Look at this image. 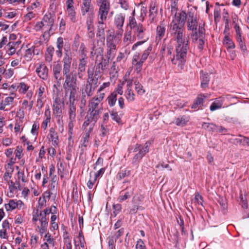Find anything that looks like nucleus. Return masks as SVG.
Returning a JSON list of instances; mask_svg holds the SVG:
<instances>
[{"label": "nucleus", "instance_id": "nucleus-1", "mask_svg": "<svg viewBox=\"0 0 249 249\" xmlns=\"http://www.w3.org/2000/svg\"><path fill=\"white\" fill-rule=\"evenodd\" d=\"M65 54L62 60V74L65 77L63 87L65 96H69V102H74L78 88L77 86V75L71 71L72 57L69 49H65Z\"/></svg>", "mask_w": 249, "mask_h": 249}, {"label": "nucleus", "instance_id": "nucleus-2", "mask_svg": "<svg viewBox=\"0 0 249 249\" xmlns=\"http://www.w3.org/2000/svg\"><path fill=\"white\" fill-rule=\"evenodd\" d=\"M135 10L134 9L131 15L128 18V26L133 33V36L138 40H140L135 43L132 47V50L135 51L138 46L142 45L146 42L148 39V34L146 27L142 24L144 17L141 13V18L137 21L135 18Z\"/></svg>", "mask_w": 249, "mask_h": 249}, {"label": "nucleus", "instance_id": "nucleus-3", "mask_svg": "<svg viewBox=\"0 0 249 249\" xmlns=\"http://www.w3.org/2000/svg\"><path fill=\"white\" fill-rule=\"evenodd\" d=\"M188 31H191V37L193 40L197 41L198 37H202L205 33L204 23H199L196 9L191 8L188 10V17L186 21Z\"/></svg>", "mask_w": 249, "mask_h": 249}, {"label": "nucleus", "instance_id": "nucleus-4", "mask_svg": "<svg viewBox=\"0 0 249 249\" xmlns=\"http://www.w3.org/2000/svg\"><path fill=\"white\" fill-rule=\"evenodd\" d=\"M189 39L176 42V54L171 58L173 65L178 66V69L182 70L186 61L187 54L189 49Z\"/></svg>", "mask_w": 249, "mask_h": 249}, {"label": "nucleus", "instance_id": "nucleus-5", "mask_svg": "<svg viewBox=\"0 0 249 249\" xmlns=\"http://www.w3.org/2000/svg\"><path fill=\"white\" fill-rule=\"evenodd\" d=\"M169 33L172 39L176 42L188 39L185 36L184 25L178 21H171L169 26Z\"/></svg>", "mask_w": 249, "mask_h": 249}, {"label": "nucleus", "instance_id": "nucleus-6", "mask_svg": "<svg viewBox=\"0 0 249 249\" xmlns=\"http://www.w3.org/2000/svg\"><path fill=\"white\" fill-rule=\"evenodd\" d=\"M122 36L115 35L113 32H110L107 36V57L110 59L114 56L117 49V44L121 41Z\"/></svg>", "mask_w": 249, "mask_h": 249}, {"label": "nucleus", "instance_id": "nucleus-7", "mask_svg": "<svg viewBox=\"0 0 249 249\" xmlns=\"http://www.w3.org/2000/svg\"><path fill=\"white\" fill-rule=\"evenodd\" d=\"M32 222L34 224L37 225L36 231H37L41 236L47 232L49 217H45L41 214L34 212L33 214Z\"/></svg>", "mask_w": 249, "mask_h": 249}, {"label": "nucleus", "instance_id": "nucleus-8", "mask_svg": "<svg viewBox=\"0 0 249 249\" xmlns=\"http://www.w3.org/2000/svg\"><path fill=\"white\" fill-rule=\"evenodd\" d=\"M55 19V15L54 12H48L43 16L42 21L45 25L46 31H44V34L42 35L43 37L47 35H49L53 29Z\"/></svg>", "mask_w": 249, "mask_h": 249}, {"label": "nucleus", "instance_id": "nucleus-9", "mask_svg": "<svg viewBox=\"0 0 249 249\" xmlns=\"http://www.w3.org/2000/svg\"><path fill=\"white\" fill-rule=\"evenodd\" d=\"M62 66L59 63H54L53 66V72L54 78L57 81V85L54 84L53 86V91L55 92V89L56 91H58V89L57 87H59L60 85V82L63 79L62 76Z\"/></svg>", "mask_w": 249, "mask_h": 249}, {"label": "nucleus", "instance_id": "nucleus-10", "mask_svg": "<svg viewBox=\"0 0 249 249\" xmlns=\"http://www.w3.org/2000/svg\"><path fill=\"white\" fill-rule=\"evenodd\" d=\"M98 80H87L86 84L81 90L82 97L91 96L98 87Z\"/></svg>", "mask_w": 249, "mask_h": 249}, {"label": "nucleus", "instance_id": "nucleus-11", "mask_svg": "<svg viewBox=\"0 0 249 249\" xmlns=\"http://www.w3.org/2000/svg\"><path fill=\"white\" fill-rule=\"evenodd\" d=\"M99 6L98 12V21L104 22L110 9L109 1H104L103 3L97 4Z\"/></svg>", "mask_w": 249, "mask_h": 249}, {"label": "nucleus", "instance_id": "nucleus-12", "mask_svg": "<svg viewBox=\"0 0 249 249\" xmlns=\"http://www.w3.org/2000/svg\"><path fill=\"white\" fill-rule=\"evenodd\" d=\"M125 15L124 14L120 13L116 14L114 17V23L118 30L116 32L115 35L122 36L124 30L123 27L124 26Z\"/></svg>", "mask_w": 249, "mask_h": 249}, {"label": "nucleus", "instance_id": "nucleus-13", "mask_svg": "<svg viewBox=\"0 0 249 249\" xmlns=\"http://www.w3.org/2000/svg\"><path fill=\"white\" fill-rule=\"evenodd\" d=\"M105 97V93L96 94L89 101L88 109L100 110L99 106Z\"/></svg>", "mask_w": 249, "mask_h": 249}, {"label": "nucleus", "instance_id": "nucleus-14", "mask_svg": "<svg viewBox=\"0 0 249 249\" xmlns=\"http://www.w3.org/2000/svg\"><path fill=\"white\" fill-rule=\"evenodd\" d=\"M144 61L140 59V54L136 53L132 58V66L134 71L138 74L140 73L142 70V67Z\"/></svg>", "mask_w": 249, "mask_h": 249}, {"label": "nucleus", "instance_id": "nucleus-15", "mask_svg": "<svg viewBox=\"0 0 249 249\" xmlns=\"http://www.w3.org/2000/svg\"><path fill=\"white\" fill-rule=\"evenodd\" d=\"M94 18V14L87 15L86 18V26L88 31V36L90 38L94 37V26L93 24V20Z\"/></svg>", "mask_w": 249, "mask_h": 249}, {"label": "nucleus", "instance_id": "nucleus-16", "mask_svg": "<svg viewBox=\"0 0 249 249\" xmlns=\"http://www.w3.org/2000/svg\"><path fill=\"white\" fill-rule=\"evenodd\" d=\"M173 51V47L171 43L167 44L163 43L160 49V53L162 55V57L164 58L166 57L171 60V58H173V56L172 55Z\"/></svg>", "mask_w": 249, "mask_h": 249}, {"label": "nucleus", "instance_id": "nucleus-17", "mask_svg": "<svg viewBox=\"0 0 249 249\" xmlns=\"http://www.w3.org/2000/svg\"><path fill=\"white\" fill-rule=\"evenodd\" d=\"M45 91V88L43 86H39L36 94L37 96V99L36 101V107L38 108H41L44 104L45 95L44 92Z\"/></svg>", "mask_w": 249, "mask_h": 249}, {"label": "nucleus", "instance_id": "nucleus-18", "mask_svg": "<svg viewBox=\"0 0 249 249\" xmlns=\"http://www.w3.org/2000/svg\"><path fill=\"white\" fill-rule=\"evenodd\" d=\"M36 72L37 75L43 80L47 79L48 69L44 64L42 63L38 64V66L36 68Z\"/></svg>", "mask_w": 249, "mask_h": 249}, {"label": "nucleus", "instance_id": "nucleus-19", "mask_svg": "<svg viewBox=\"0 0 249 249\" xmlns=\"http://www.w3.org/2000/svg\"><path fill=\"white\" fill-rule=\"evenodd\" d=\"M98 25L97 26L96 36L102 44L104 45L105 40V29L106 26L104 22L98 21Z\"/></svg>", "mask_w": 249, "mask_h": 249}, {"label": "nucleus", "instance_id": "nucleus-20", "mask_svg": "<svg viewBox=\"0 0 249 249\" xmlns=\"http://www.w3.org/2000/svg\"><path fill=\"white\" fill-rule=\"evenodd\" d=\"M134 194V189L132 188H127L125 190L122 191L119 197L118 201L120 202L124 201L130 198Z\"/></svg>", "mask_w": 249, "mask_h": 249}, {"label": "nucleus", "instance_id": "nucleus-21", "mask_svg": "<svg viewBox=\"0 0 249 249\" xmlns=\"http://www.w3.org/2000/svg\"><path fill=\"white\" fill-rule=\"evenodd\" d=\"M188 17V11L186 13L184 10H181L178 13L175 12V18L172 21H178L184 25L185 20L187 21Z\"/></svg>", "mask_w": 249, "mask_h": 249}, {"label": "nucleus", "instance_id": "nucleus-22", "mask_svg": "<svg viewBox=\"0 0 249 249\" xmlns=\"http://www.w3.org/2000/svg\"><path fill=\"white\" fill-rule=\"evenodd\" d=\"M166 32V26L163 21L160 22L156 28V40H161V39L164 36Z\"/></svg>", "mask_w": 249, "mask_h": 249}, {"label": "nucleus", "instance_id": "nucleus-23", "mask_svg": "<svg viewBox=\"0 0 249 249\" xmlns=\"http://www.w3.org/2000/svg\"><path fill=\"white\" fill-rule=\"evenodd\" d=\"M81 10L83 16L90 14H94L93 7L91 2H82Z\"/></svg>", "mask_w": 249, "mask_h": 249}, {"label": "nucleus", "instance_id": "nucleus-24", "mask_svg": "<svg viewBox=\"0 0 249 249\" xmlns=\"http://www.w3.org/2000/svg\"><path fill=\"white\" fill-rule=\"evenodd\" d=\"M87 57H81L79 59V63L78 68V77L80 79L83 78L84 73L85 71L86 66L87 63Z\"/></svg>", "mask_w": 249, "mask_h": 249}, {"label": "nucleus", "instance_id": "nucleus-25", "mask_svg": "<svg viewBox=\"0 0 249 249\" xmlns=\"http://www.w3.org/2000/svg\"><path fill=\"white\" fill-rule=\"evenodd\" d=\"M224 99L223 97H219L216 98L212 104L210 109L211 111H213L216 109H220L222 107Z\"/></svg>", "mask_w": 249, "mask_h": 249}, {"label": "nucleus", "instance_id": "nucleus-26", "mask_svg": "<svg viewBox=\"0 0 249 249\" xmlns=\"http://www.w3.org/2000/svg\"><path fill=\"white\" fill-rule=\"evenodd\" d=\"M200 79L201 80V87L205 89L208 87L210 78L208 73L204 72L203 71H200Z\"/></svg>", "mask_w": 249, "mask_h": 249}, {"label": "nucleus", "instance_id": "nucleus-27", "mask_svg": "<svg viewBox=\"0 0 249 249\" xmlns=\"http://www.w3.org/2000/svg\"><path fill=\"white\" fill-rule=\"evenodd\" d=\"M23 204L21 200L16 201L13 199L10 200L8 203L4 205L5 208L7 211H11L17 208L19 205Z\"/></svg>", "mask_w": 249, "mask_h": 249}, {"label": "nucleus", "instance_id": "nucleus-28", "mask_svg": "<svg viewBox=\"0 0 249 249\" xmlns=\"http://www.w3.org/2000/svg\"><path fill=\"white\" fill-rule=\"evenodd\" d=\"M101 110H91L88 109L87 116L94 122H96L99 118L100 114L101 113Z\"/></svg>", "mask_w": 249, "mask_h": 249}, {"label": "nucleus", "instance_id": "nucleus-29", "mask_svg": "<svg viewBox=\"0 0 249 249\" xmlns=\"http://www.w3.org/2000/svg\"><path fill=\"white\" fill-rule=\"evenodd\" d=\"M76 106L74 102H69L68 115L69 120H75L76 117Z\"/></svg>", "mask_w": 249, "mask_h": 249}, {"label": "nucleus", "instance_id": "nucleus-30", "mask_svg": "<svg viewBox=\"0 0 249 249\" xmlns=\"http://www.w3.org/2000/svg\"><path fill=\"white\" fill-rule=\"evenodd\" d=\"M49 135L53 146L58 145L59 142L58 136L54 128L52 127L49 130Z\"/></svg>", "mask_w": 249, "mask_h": 249}, {"label": "nucleus", "instance_id": "nucleus-31", "mask_svg": "<svg viewBox=\"0 0 249 249\" xmlns=\"http://www.w3.org/2000/svg\"><path fill=\"white\" fill-rule=\"evenodd\" d=\"M206 96L204 94H200L197 97L194 104L192 106V108L194 109H198L203 105L204 99Z\"/></svg>", "mask_w": 249, "mask_h": 249}, {"label": "nucleus", "instance_id": "nucleus-32", "mask_svg": "<svg viewBox=\"0 0 249 249\" xmlns=\"http://www.w3.org/2000/svg\"><path fill=\"white\" fill-rule=\"evenodd\" d=\"M44 115L46 118L42 122L41 127L44 130H45L48 127V124L50 123L51 119V111L49 109L45 111Z\"/></svg>", "mask_w": 249, "mask_h": 249}, {"label": "nucleus", "instance_id": "nucleus-33", "mask_svg": "<svg viewBox=\"0 0 249 249\" xmlns=\"http://www.w3.org/2000/svg\"><path fill=\"white\" fill-rule=\"evenodd\" d=\"M66 12L68 15V17L70 18V20L75 23L77 21V17L76 16V12L74 8H67Z\"/></svg>", "mask_w": 249, "mask_h": 249}, {"label": "nucleus", "instance_id": "nucleus-34", "mask_svg": "<svg viewBox=\"0 0 249 249\" xmlns=\"http://www.w3.org/2000/svg\"><path fill=\"white\" fill-rule=\"evenodd\" d=\"M14 97L9 96L6 97L3 101L0 103V110H3L6 106L12 104L14 102Z\"/></svg>", "mask_w": 249, "mask_h": 249}, {"label": "nucleus", "instance_id": "nucleus-35", "mask_svg": "<svg viewBox=\"0 0 249 249\" xmlns=\"http://www.w3.org/2000/svg\"><path fill=\"white\" fill-rule=\"evenodd\" d=\"M17 43V42H9L5 46V49L9 55H11L15 53L16 49L15 46Z\"/></svg>", "mask_w": 249, "mask_h": 249}, {"label": "nucleus", "instance_id": "nucleus-36", "mask_svg": "<svg viewBox=\"0 0 249 249\" xmlns=\"http://www.w3.org/2000/svg\"><path fill=\"white\" fill-rule=\"evenodd\" d=\"M10 192L13 193L15 191L20 190V185L19 181L13 182L12 180L8 183Z\"/></svg>", "mask_w": 249, "mask_h": 249}, {"label": "nucleus", "instance_id": "nucleus-37", "mask_svg": "<svg viewBox=\"0 0 249 249\" xmlns=\"http://www.w3.org/2000/svg\"><path fill=\"white\" fill-rule=\"evenodd\" d=\"M90 136L88 134H84L81 140V148L82 150H85L88 146Z\"/></svg>", "mask_w": 249, "mask_h": 249}, {"label": "nucleus", "instance_id": "nucleus-38", "mask_svg": "<svg viewBox=\"0 0 249 249\" xmlns=\"http://www.w3.org/2000/svg\"><path fill=\"white\" fill-rule=\"evenodd\" d=\"M189 121V118L185 116L178 117L176 119L175 124L178 126H184Z\"/></svg>", "mask_w": 249, "mask_h": 249}, {"label": "nucleus", "instance_id": "nucleus-39", "mask_svg": "<svg viewBox=\"0 0 249 249\" xmlns=\"http://www.w3.org/2000/svg\"><path fill=\"white\" fill-rule=\"evenodd\" d=\"M223 43L227 46L228 49H234L235 47L234 43L227 35L225 36Z\"/></svg>", "mask_w": 249, "mask_h": 249}, {"label": "nucleus", "instance_id": "nucleus-40", "mask_svg": "<svg viewBox=\"0 0 249 249\" xmlns=\"http://www.w3.org/2000/svg\"><path fill=\"white\" fill-rule=\"evenodd\" d=\"M157 14V8H156L155 3H151L149 8V17L151 18L152 21L154 20Z\"/></svg>", "mask_w": 249, "mask_h": 249}, {"label": "nucleus", "instance_id": "nucleus-41", "mask_svg": "<svg viewBox=\"0 0 249 249\" xmlns=\"http://www.w3.org/2000/svg\"><path fill=\"white\" fill-rule=\"evenodd\" d=\"M125 95L128 102H131L135 100V95L132 91V89H127L125 93Z\"/></svg>", "mask_w": 249, "mask_h": 249}, {"label": "nucleus", "instance_id": "nucleus-42", "mask_svg": "<svg viewBox=\"0 0 249 249\" xmlns=\"http://www.w3.org/2000/svg\"><path fill=\"white\" fill-rule=\"evenodd\" d=\"M117 96L115 93H111L107 98L108 105L110 107H113L117 101Z\"/></svg>", "mask_w": 249, "mask_h": 249}, {"label": "nucleus", "instance_id": "nucleus-43", "mask_svg": "<svg viewBox=\"0 0 249 249\" xmlns=\"http://www.w3.org/2000/svg\"><path fill=\"white\" fill-rule=\"evenodd\" d=\"M5 168L6 171L3 175V178L4 180L8 183L9 181H11L10 179L12 177V173L14 170L13 168Z\"/></svg>", "mask_w": 249, "mask_h": 249}, {"label": "nucleus", "instance_id": "nucleus-44", "mask_svg": "<svg viewBox=\"0 0 249 249\" xmlns=\"http://www.w3.org/2000/svg\"><path fill=\"white\" fill-rule=\"evenodd\" d=\"M153 47L152 45H150L143 52L141 56H140V59L145 61L147 58L148 56L152 52Z\"/></svg>", "mask_w": 249, "mask_h": 249}, {"label": "nucleus", "instance_id": "nucleus-45", "mask_svg": "<svg viewBox=\"0 0 249 249\" xmlns=\"http://www.w3.org/2000/svg\"><path fill=\"white\" fill-rule=\"evenodd\" d=\"M134 85L135 90L138 94L142 95L145 93V90L144 89L143 87L139 83V81L136 80L134 82Z\"/></svg>", "mask_w": 249, "mask_h": 249}, {"label": "nucleus", "instance_id": "nucleus-46", "mask_svg": "<svg viewBox=\"0 0 249 249\" xmlns=\"http://www.w3.org/2000/svg\"><path fill=\"white\" fill-rule=\"evenodd\" d=\"M43 238V241L45 242L48 243L51 246H54V239L52 236V235L49 232H46Z\"/></svg>", "mask_w": 249, "mask_h": 249}, {"label": "nucleus", "instance_id": "nucleus-47", "mask_svg": "<svg viewBox=\"0 0 249 249\" xmlns=\"http://www.w3.org/2000/svg\"><path fill=\"white\" fill-rule=\"evenodd\" d=\"M151 145L150 141H147L144 144L143 146L140 149V152L144 156L147 153L149 152V147Z\"/></svg>", "mask_w": 249, "mask_h": 249}, {"label": "nucleus", "instance_id": "nucleus-48", "mask_svg": "<svg viewBox=\"0 0 249 249\" xmlns=\"http://www.w3.org/2000/svg\"><path fill=\"white\" fill-rule=\"evenodd\" d=\"M131 31L126 32L124 33L123 41L126 45H128L131 42Z\"/></svg>", "mask_w": 249, "mask_h": 249}, {"label": "nucleus", "instance_id": "nucleus-49", "mask_svg": "<svg viewBox=\"0 0 249 249\" xmlns=\"http://www.w3.org/2000/svg\"><path fill=\"white\" fill-rule=\"evenodd\" d=\"M35 53L34 50L32 48L27 49L25 53L24 57L27 61H30L33 57V54Z\"/></svg>", "mask_w": 249, "mask_h": 249}, {"label": "nucleus", "instance_id": "nucleus-50", "mask_svg": "<svg viewBox=\"0 0 249 249\" xmlns=\"http://www.w3.org/2000/svg\"><path fill=\"white\" fill-rule=\"evenodd\" d=\"M236 40L238 43L240 49L244 52H246L247 51V47L245 45V43L244 42V37H240L236 38Z\"/></svg>", "mask_w": 249, "mask_h": 249}, {"label": "nucleus", "instance_id": "nucleus-51", "mask_svg": "<svg viewBox=\"0 0 249 249\" xmlns=\"http://www.w3.org/2000/svg\"><path fill=\"white\" fill-rule=\"evenodd\" d=\"M30 87L26 84L24 82H20L18 88H19V91L25 94L28 90Z\"/></svg>", "mask_w": 249, "mask_h": 249}, {"label": "nucleus", "instance_id": "nucleus-52", "mask_svg": "<svg viewBox=\"0 0 249 249\" xmlns=\"http://www.w3.org/2000/svg\"><path fill=\"white\" fill-rule=\"evenodd\" d=\"M35 212L39 214H41V215L45 217H47V216H48L50 213H52L51 210H50L49 208H47L42 211L39 210L38 209H37Z\"/></svg>", "mask_w": 249, "mask_h": 249}, {"label": "nucleus", "instance_id": "nucleus-53", "mask_svg": "<svg viewBox=\"0 0 249 249\" xmlns=\"http://www.w3.org/2000/svg\"><path fill=\"white\" fill-rule=\"evenodd\" d=\"M38 237L35 234H32L30 239V245L32 248L35 249L38 242Z\"/></svg>", "mask_w": 249, "mask_h": 249}, {"label": "nucleus", "instance_id": "nucleus-54", "mask_svg": "<svg viewBox=\"0 0 249 249\" xmlns=\"http://www.w3.org/2000/svg\"><path fill=\"white\" fill-rule=\"evenodd\" d=\"M96 123L91 121V120L89 118L88 116L86 115V120L84 122L82 127L83 128H86L89 126H94V124Z\"/></svg>", "mask_w": 249, "mask_h": 249}, {"label": "nucleus", "instance_id": "nucleus-55", "mask_svg": "<svg viewBox=\"0 0 249 249\" xmlns=\"http://www.w3.org/2000/svg\"><path fill=\"white\" fill-rule=\"evenodd\" d=\"M117 239L114 236L112 235L108 237V248L109 249H114L115 248V243Z\"/></svg>", "mask_w": 249, "mask_h": 249}, {"label": "nucleus", "instance_id": "nucleus-56", "mask_svg": "<svg viewBox=\"0 0 249 249\" xmlns=\"http://www.w3.org/2000/svg\"><path fill=\"white\" fill-rule=\"evenodd\" d=\"M34 29L36 31H40L41 30H45V31H46V29H45V25L42 20L36 23L34 27Z\"/></svg>", "mask_w": 249, "mask_h": 249}, {"label": "nucleus", "instance_id": "nucleus-57", "mask_svg": "<svg viewBox=\"0 0 249 249\" xmlns=\"http://www.w3.org/2000/svg\"><path fill=\"white\" fill-rule=\"evenodd\" d=\"M24 111L22 108H19L17 112L16 116L19 118V123H22L24 118Z\"/></svg>", "mask_w": 249, "mask_h": 249}, {"label": "nucleus", "instance_id": "nucleus-58", "mask_svg": "<svg viewBox=\"0 0 249 249\" xmlns=\"http://www.w3.org/2000/svg\"><path fill=\"white\" fill-rule=\"evenodd\" d=\"M101 132L100 135H101L102 137L107 136L109 134V130L106 125L105 126L103 124H102L101 125Z\"/></svg>", "mask_w": 249, "mask_h": 249}, {"label": "nucleus", "instance_id": "nucleus-59", "mask_svg": "<svg viewBox=\"0 0 249 249\" xmlns=\"http://www.w3.org/2000/svg\"><path fill=\"white\" fill-rule=\"evenodd\" d=\"M129 174H130L129 171H128L126 170H122V171L120 172L117 174V178L120 180H121V179L124 178H125V177L129 176Z\"/></svg>", "mask_w": 249, "mask_h": 249}, {"label": "nucleus", "instance_id": "nucleus-60", "mask_svg": "<svg viewBox=\"0 0 249 249\" xmlns=\"http://www.w3.org/2000/svg\"><path fill=\"white\" fill-rule=\"evenodd\" d=\"M144 156L139 151V153L136 154L133 158V163H138L142 160Z\"/></svg>", "mask_w": 249, "mask_h": 249}, {"label": "nucleus", "instance_id": "nucleus-61", "mask_svg": "<svg viewBox=\"0 0 249 249\" xmlns=\"http://www.w3.org/2000/svg\"><path fill=\"white\" fill-rule=\"evenodd\" d=\"M79 51L81 53V57H87L86 47L84 43H81Z\"/></svg>", "mask_w": 249, "mask_h": 249}, {"label": "nucleus", "instance_id": "nucleus-62", "mask_svg": "<svg viewBox=\"0 0 249 249\" xmlns=\"http://www.w3.org/2000/svg\"><path fill=\"white\" fill-rule=\"evenodd\" d=\"M178 0H171V11L172 13L176 12L178 10Z\"/></svg>", "mask_w": 249, "mask_h": 249}, {"label": "nucleus", "instance_id": "nucleus-63", "mask_svg": "<svg viewBox=\"0 0 249 249\" xmlns=\"http://www.w3.org/2000/svg\"><path fill=\"white\" fill-rule=\"evenodd\" d=\"M123 86L122 84H118L117 88L115 89L114 91L112 93H115L117 96V94L122 95L123 94Z\"/></svg>", "mask_w": 249, "mask_h": 249}, {"label": "nucleus", "instance_id": "nucleus-64", "mask_svg": "<svg viewBox=\"0 0 249 249\" xmlns=\"http://www.w3.org/2000/svg\"><path fill=\"white\" fill-rule=\"evenodd\" d=\"M22 151L23 149L21 146H17V148L15 150V155L16 157L18 159H20L22 157Z\"/></svg>", "mask_w": 249, "mask_h": 249}]
</instances>
